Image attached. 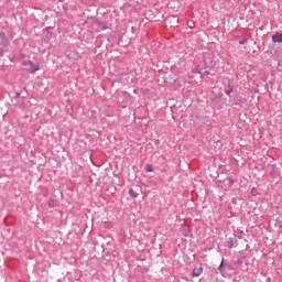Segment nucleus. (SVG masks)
<instances>
[{
	"mask_svg": "<svg viewBox=\"0 0 282 282\" xmlns=\"http://www.w3.org/2000/svg\"><path fill=\"white\" fill-rule=\"evenodd\" d=\"M0 45L2 47H10V39L6 35V32H0Z\"/></svg>",
	"mask_w": 282,
	"mask_h": 282,
	"instance_id": "4",
	"label": "nucleus"
},
{
	"mask_svg": "<svg viewBox=\"0 0 282 282\" xmlns=\"http://www.w3.org/2000/svg\"><path fill=\"white\" fill-rule=\"evenodd\" d=\"M273 43H282V33L276 32L272 35Z\"/></svg>",
	"mask_w": 282,
	"mask_h": 282,
	"instance_id": "8",
	"label": "nucleus"
},
{
	"mask_svg": "<svg viewBox=\"0 0 282 282\" xmlns=\"http://www.w3.org/2000/svg\"><path fill=\"white\" fill-rule=\"evenodd\" d=\"M203 63V69H213L217 65V61H215V54L212 52L204 53Z\"/></svg>",
	"mask_w": 282,
	"mask_h": 282,
	"instance_id": "1",
	"label": "nucleus"
},
{
	"mask_svg": "<svg viewBox=\"0 0 282 282\" xmlns=\"http://www.w3.org/2000/svg\"><path fill=\"white\" fill-rule=\"evenodd\" d=\"M22 65L24 67H29V72L30 74H35V72H39V69H41V66L39 64H34V62L30 61V59H25L22 62Z\"/></svg>",
	"mask_w": 282,
	"mask_h": 282,
	"instance_id": "3",
	"label": "nucleus"
},
{
	"mask_svg": "<svg viewBox=\"0 0 282 282\" xmlns=\"http://www.w3.org/2000/svg\"><path fill=\"white\" fill-rule=\"evenodd\" d=\"M227 246L228 248H237V246H239V240H237V237H229L227 239Z\"/></svg>",
	"mask_w": 282,
	"mask_h": 282,
	"instance_id": "5",
	"label": "nucleus"
},
{
	"mask_svg": "<svg viewBox=\"0 0 282 282\" xmlns=\"http://www.w3.org/2000/svg\"><path fill=\"white\" fill-rule=\"evenodd\" d=\"M96 24L100 30H109V25H107L106 21H96Z\"/></svg>",
	"mask_w": 282,
	"mask_h": 282,
	"instance_id": "9",
	"label": "nucleus"
},
{
	"mask_svg": "<svg viewBox=\"0 0 282 282\" xmlns=\"http://www.w3.org/2000/svg\"><path fill=\"white\" fill-rule=\"evenodd\" d=\"M135 28L132 26V32H134Z\"/></svg>",
	"mask_w": 282,
	"mask_h": 282,
	"instance_id": "19",
	"label": "nucleus"
},
{
	"mask_svg": "<svg viewBox=\"0 0 282 282\" xmlns=\"http://www.w3.org/2000/svg\"><path fill=\"white\" fill-rule=\"evenodd\" d=\"M173 19H175L177 21V18H173Z\"/></svg>",
	"mask_w": 282,
	"mask_h": 282,
	"instance_id": "21",
	"label": "nucleus"
},
{
	"mask_svg": "<svg viewBox=\"0 0 282 282\" xmlns=\"http://www.w3.org/2000/svg\"><path fill=\"white\" fill-rule=\"evenodd\" d=\"M193 25H195V22H192V24H189V28H193Z\"/></svg>",
	"mask_w": 282,
	"mask_h": 282,
	"instance_id": "18",
	"label": "nucleus"
},
{
	"mask_svg": "<svg viewBox=\"0 0 282 282\" xmlns=\"http://www.w3.org/2000/svg\"><path fill=\"white\" fill-rule=\"evenodd\" d=\"M145 173H153V165L147 164L145 165Z\"/></svg>",
	"mask_w": 282,
	"mask_h": 282,
	"instance_id": "11",
	"label": "nucleus"
},
{
	"mask_svg": "<svg viewBox=\"0 0 282 282\" xmlns=\"http://www.w3.org/2000/svg\"><path fill=\"white\" fill-rule=\"evenodd\" d=\"M203 76H210V72H209V70H205V72L203 73Z\"/></svg>",
	"mask_w": 282,
	"mask_h": 282,
	"instance_id": "14",
	"label": "nucleus"
},
{
	"mask_svg": "<svg viewBox=\"0 0 282 282\" xmlns=\"http://www.w3.org/2000/svg\"><path fill=\"white\" fill-rule=\"evenodd\" d=\"M203 273H204V267L202 264H198L194 267L192 276H202Z\"/></svg>",
	"mask_w": 282,
	"mask_h": 282,
	"instance_id": "6",
	"label": "nucleus"
},
{
	"mask_svg": "<svg viewBox=\"0 0 282 282\" xmlns=\"http://www.w3.org/2000/svg\"><path fill=\"white\" fill-rule=\"evenodd\" d=\"M15 98H17V99L21 98V93H17V94H15Z\"/></svg>",
	"mask_w": 282,
	"mask_h": 282,
	"instance_id": "15",
	"label": "nucleus"
},
{
	"mask_svg": "<svg viewBox=\"0 0 282 282\" xmlns=\"http://www.w3.org/2000/svg\"><path fill=\"white\" fill-rule=\"evenodd\" d=\"M128 193H129L130 197H132V199H135L138 197V192H135V189H133V188H130L128 191Z\"/></svg>",
	"mask_w": 282,
	"mask_h": 282,
	"instance_id": "10",
	"label": "nucleus"
},
{
	"mask_svg": "<svg viewBox=\"0 0 282 282\" xmlns=\"http://www.w3.org/2000/svg\"><path fill=\"white\" fill-rule=\"evenodd\" d=\"M3 54H6V52L3 51L2 47H0V58L3 56Z\"/></svg>",
	"mask_w": 282,
	"mask_h": 282,
	"instance_id": "13",
	"label": "nucleus"
},
{
	"mask_svg": "<svg viewBox=\"0 0 282 282\" xmlns=\"http://www.w3.org/2000/svg\"><path fill=\"white\" fill-rule=\"evenodd\" d=\"M228 98H229V102H231V105H241V99L238 96L230 95V96H228Z\"/></svg>",
	"mask_w": 282,
	"mask_h": 282,
	"instance_id": "7",
	"label": "nucleus"
},
{
	"mask_svg": "<svg viewBox=\"0 0 282 282\" xmlns=\"http://www.w3.org/2000/svg\"><path fill=\"white\" fill-rule=\"evenodd\" d=\"M135 28L132 26V32H134Z\"/></svg>",
	"mask_w": 282,
	"mask_h": 282,
	"instance_id": "20",
	"label": "nucleus"
},
{
	"mask_svg": "<svg viewBox=\"0 0 282 282\" xmlns=\"http://www.w3.org/2000/svg\"><path fill=\"white\" fill-rule=\"evenodd\" d=\"M229 184H235V181L232 178H228Z\"/></svg>",
	"mask_w": 282,
	"mask_h": 282,
	"instance_id": "16",
	"label": "nucleus"
},
{
	"mask_svg": "<svg viewBox=\"0 0 282 282\" xmlns=\"http://www.w3.org/2000/svg\"><path fill=\"white\" fill-rule=\"evenodd\" d=\"M224 265V259L221 260V263L219 265V270H221V267Z\"/></svg>",
	"mask_w": 282,
	"mask_h": 282,
	"instance_id": "17",
	"label": "nucleus"
},
{
	"mask_svg": "<svg viewBox=\"0 0 282 282\" xmlns=\"http://www.w3.org/2000/svg\"><path fill=\"white\" fill-rule=\"evenodd\" d=\"M221 84H223L224 93L226 94V96H230L234 94L235 84L231 82L230 78H228V77L224 78Z\"/></svg>",
	"mask_w": 282,
	"mask_h": 282,
	"instance_id": "2",
	"label": "nucleus"
},
{
	"mask_svg": "<svg viewBox=\"0 0 282 282\" xmlns=\"http://www.w3.org/2000/svg\"><path fill=\"white\" fill-rule=\"evenodd\" d=\"M246 43H248V37H245L239 41V45H246Z\"/></svg>",
	"mask_w": 282,
	"mask_h": 282,
	"instance_id": "12",
	"label": "nucleus"
}]
</instances>
